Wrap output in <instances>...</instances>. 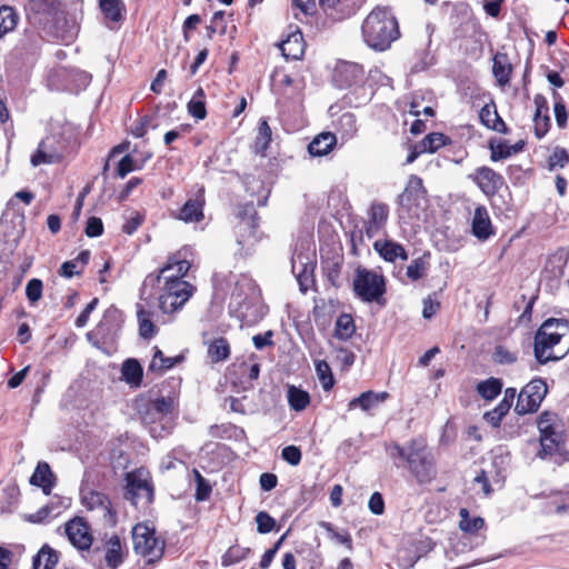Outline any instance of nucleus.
<instances>
[{"label":"nucleus","mask_w":569,"mask_h":569,"mask_svg":"<svg viewBox=\"0 0 569 569\" xmlns=\"http://www.w3.org/2000/svg\"><path fill=\"white\" fill-rule=\"evenodd\" d=\"M353 291L363 302H382L386 281L382 274L365 268H357L353 279Z\"/></svg>","instance_id":"20e7f679"},{"label":"nucleus","mask_w":569,"mask_h":569,"mask_svg":"<svg viewBox=\"0 0 569 569\" xmlns=\"http://www.w3.org/2000/svg\"><path fill=\"white\" fill-rule=\"evenodd\" d=\"M58 562L57 552L48 546L42 547L33 559L34 569H54Z\"/></svg>","instance_id":"c85d7f7f"},{"label":"nucleus","mask_w":569,"mask_h":569,"mask_svg":"<svg viewBox=\"0 0 569 569\" xmlns=\"http://www.w3.org/2000/svg\"><path fill=\"white\" fill-rule=\"evenodd\" d=\"M257 288L253 281L241 276L237 281L231 293V305H234L240 317H247V309L256 299Z\"/></svg>","instance_id":"f8f14e48"},{"label":"nucleus","mask_w":569,"mask_h":569,"mask_svg":"<svg viewBox=\"0 0 569 569\" xmlns=\"http://www.w3.org/2000/svg\"><path fill=\"white\" fill-rule=\"evenodd\" d=\"M132 540L136 553L148 557L150 562L161 558L164 545L156 536L154 529L138 523L132 529Z\"/></svg>","instance_id":"0eeeda50"},{"label":"nucleus","mask_w":569,"mask_h":569,"mask_svg":"<svg viewBox=\"0 0 569 569\" xmlns=\"http://www.w3.org/2000/svg\"><path fill=\"white\" fill-rule=\"evenodd\" d=\"M523 148V142L519 141L515 144L500 143L498 146H490L491 149V160L498 161L500 159H506L512 154L518 153Z\"/></svg>","instance_id":"58836bf2"},{"label":"nucleus","mask_w":569,"mask_h":569,"mask_svg":"<svg viewBox=\"0 0 569 569\" xmlns=\"http://www.w3.org/2000/svg\"><path fill=\"white\" fill-rule=\"evenodd\" d=\"M373 248L386 261L389 262H395L397 259H408L405 248L392 240H376Z\"/></svg>","instance_id":"6ab92c4d"},{"label":"nucleus","mask_w":569,"mask_h":569,"mask_svg":"<svg viewBox=\"0 0 569 569\" xmlns=\"http://www.w3.org/2000/svg\"><path fill=\"white\" fill-rule=\"evenodd\" d=\"M30 483L41 487L44 495H50L54 485V476L47 462H39L33 475L30 478Z\"/></svg>","instance_id":"5701e85b"},{"label":"nucleus","mask_w":569,"mask_h":569,"mask_svg":"<svg viewBox=\"0 0 569 569\" xmlns=\"http://www.w3.org/2000/svg\"><path fill=\"white\" fill-rule=\"evenodd\" d=\"M173 409V401L170 398H158L150 405V410L159 419L168 417Z\"/></svg>","instance_id":"a18cd8bd"},{"label":"nucleus","mask_w":569,"mask_h":569,"mask_svg":"<svg viewBox=\"0 0 569 569\" xmlns=\"http://www.w3.org/2000/svg\"><path fill=\"white\" fill-rule=\"evenodd\" d=\"M81 502L88 510L96 511L103 521V525L108 527L116 526L117 513L112 509L111 502L104 493L82 488Z\"/></svg>","instance_id":"9d476101"},{"label":"nucleus","mask_w":569,"mask_h":569,"mask_svg":"<svg viewBox=\"0 0 569 569\" xmlns=\"http://www.w3.org/2000/svg\"><path fill=\"white\" fill-rule=\"evenodd\" d=\"M31 9L39 13L53 14L57 10V0H31Z\"/></svg>","instance_id":"6e6d98bb"},{"label":"nucleus","mask_w":569,"mask_h":569,"mask_svg":"<svg viewBox=\"0 0 569 569\" xmlns=\"http://www.w3.org/2000/svg\"><path fill=\"white\" fill-rule=\"evenodd\" d=\"M271 128L267 120H261L258 127L257 137L254 140V152L264 154L270 141H271Z\"/></svg>","instance_id":"f704fd0d"},{"label":"nucleus","mask_w":569,"mask_h":569,"mask_svg":"<svg viewBox=\"0 0 569 569\" xmlns=\"http://www.w3.org/2000/svg\"><path fill=\"white\" fill-rule=\"evenodd\" d=\"M82 268L78 264V260H69L62 263L59 270V274L67 279L72 278L76 274H80L82 272Z\"/></svg>","instance_id":"bf43d9fd"},{"label":"nucleus","mask_w":569,"mask_h":569,"mask_svg":"<svg viewBox=\"0 0 569 569\" xmlns=\"http://www.w3.org/2000/svg\"><path fill=\"white\" fill-rule=\"evenodd\" d=\"M133 170V159L129 154H126L118 163L117 173L120 178H124L129 172Z\"/></svg>","instance_id":"69168bd1"},{"label":"nucleus","mask_w":569,"mask_h":569,"mask_svg":"<svg viewBox=\"0 0 569 569\" xmlns=\"http://www.w3.org/2000/svg\"><path fill=\"white\" fill-rule=\"evenodd\" d=\"M427 261L423 258L413 259L407 267V276L412 281L419 280L423 277L427 270Z\"/></svg>","instance_id":"de8ad7c7"},{"label":"nucleus","mask_w":569,"mask_h":569,"mask_svg":"<svg viewBox=\"0 0 569 569\" xmlns=\"http://www.w3.org/2000/svg\"><path fill=\"white\" fill-rule=\"evenodd\" d=\"M279 48L287 60H298L303 56L305 42L300 31H296L283 40Z\"/></svg>","instance_id":"a211bd4d"},{"label":"nucleus","mask_w":569,"mask_h":569,"mask_svg":"<svg viewBox=\"0 0 569 569\" xmlns=\"http://www.w3.org/2000/svg\"><path fill=\"white\" fill-rule=\"evenodd\" d=\"M230 356V346L224 338L213 339L208 345V357L212 362L224 361Z\"/></svg>","instance_id":"bb28decb"},{"label":"nucleus","mask_w":569,"mask_h":569,"mask_svg":"<svg viewBox=\"0 0 569 569\" xmlns=\"http://www.w3.org/2000/svg\"><path fill=\"white\" fill-rule=\"evenodd\" d=\"M470 178L488 197L495 196L503 186V177L489 167L477 168Z\"/></svg>","instance_id":"4468645a"},{"label":"nucleus","mask_w":569,"mask_h":569,"mask_svg":"<svg viewBox=\"0 0 569 569\" xmlns=\"http://www.w3.org/2000/svg\"><path fill=\"white\" fill-rule=\"evenodd\" d=\"M249 552H250L249 548L240 547V546H232L222 556V565L224 567L236 565V563L240 562L241 560L246 559L247 556L249 555Z\"/></svg>","instance_id":"c03bdc74"},{"label":"nucleus","mask_w":569,"mask_h":569,"mask_svg":"<svg viewBox=\"0 0 569 569\" xmlns=\"http://www.w3.org/2000/svg\"><path fill=\"white\" fill-rule=\"evenodd\" d=\"M459 516V527L462 531L475 533L485 526V520L481 517L470 518L468 510L465 508L460 509Z\"/></svg>","instance_id":"a19ab883"},{"label":"nucleus","mask_w":569,"mask_h":569,"mask_svg":"<svg viewBox=\"0 0 569 569\" xmlns=\"http://www.w3.org/2000/svg\"><path fill=\"white\" fill-rule=\"evenodd\" d=\"M188 111L189 113L198 119L202 120L207 116L206 110V94L202 88H198L193 93L191 100L188 102Z\"/></svg>","instance_id":"7c9ffc66"},{"label":"nucleus","mask_w":569,"mask_h":569,"mask_svg":"<svg viewBox=\"0 0 569 569\" xmlns=\"http://www.w3.org/2000/svg\"><path fill=\"white\" fill-rule=\"evenodd\" d=\"M288 402L291 409L301 411L307 408L310 402L309 393L300 388L290 386L288 388Z\"/></svg>","instance_id":"72a5a7b5"},{"label":"nucleus","mask_w":569,"mask_h":569,"mask_svg":"<svg viewBox=\"0 0 569 569\" xmlns=\"http://www.w3.org/2000/svg\"><path fill=\"white\" fill-rule=\"evenodd\" d=\"M426 189L422 179L418 176H410L405 191L399 196V204L408 212L419 208L421 201L426 198Z\"/></svg>","instance_id":"2eb2a0df"},{"label":"nucleus","mask_w":569,"mask_h":569,"mask_svg":"<svg viewBox=\"0 0 569 569\" xmlns=\"http://www.w3.org/2000/svg\"><path fill=\"white\" fill-rule=\"evenodd\" d=\"M317 377L325 390H330L335 385L331 368L325 360H317L315 363Z\"/></svg>","instance_id":"79ce46f5"},{"label":"nucleus","mask_w":569,"mask_h":569,"mask_svg":"<svg viewBox=\"0 0 569 569\" xmlns=\"http://www.w3.org/2000/svg\"><path fill=\"white\" fill-rule=\"evenodd\" d=\"M336 129L341 133L342 138H353L358 131L356 116L351 112L342 113L337 120Z\"/></svg>","instance_id":"c756f323"},{"label":"nucleus","mask_w":569,"mask_h":569,"mask_svg":"<svg viewBox=\"0 0 569 569\" xmlns=\"http://www.w3.org/2000/svg\"><path fill=\"white\" fill-rule=\"evenodd\" d=\"M388 207L383 203H373L370 208L369 221L383 227L388 219Z\"/></svg>","instance_id":"09e8293b"},{"label":"nucleus","mask_w":569,"mask_h":569,"mask_svg":"<svg viewBox=\"0 0 569 569\" xmlns=\"http://www.w3.org/2000/svg\"><path fill=\"white\" fill-rule=\"evenodd\" d=\"M538 429L540 431L539 457L551 456L559 450L562 442V432L558 423L557 416L551 412H542L538 419Z\"/></svg>","instance_id":"423d86ee"},{"label":"nucleus","mask_w":569,"mask_h":569,"mask_svg":"<svg viewBox=\"0 0 569 569\" xmlns=\"http://www.w3.org/2000/svg\"><path fill=\"white\" fill-rule=\"evenodd\" d=\"M137 317L139 321L140 336L148 339L153 337L156 333V327L151 321V313L141 306H138Z\"/></svg>","instance_id":"ea45409f"},{"label":"nucleus","mask_w":569,"mask_h":569,"mask_svg":"<svg viewBox=\"0 0 569 569\" xmlns=\"http://www.w3.org/2000/svg\"><path fill=\"white\" fill-rule=\"evenodd\" d=\"M18 22V16L11 7L0 8V38L12 31Z\"/></svg>","instance_id":"4c0bfd02"},{"label":"nucleus","mask_w":569,"mask_h":569,"mask_svg":"<svg viewBox=\"0 0 569 569\" xmlns=\"http://www.w3.org/2000/svg\"><path fill=\"white\" fill-rule=\"evenodd\" d=\"M100 8L109 20L118 22L122 19L124 3L121 0H100Z\"/></svg>","instance_id":"e433bc0d"},{"label":"nucleus","mask_w":569,"mask_h":569,"mask_svg":"<svg viewBox=\"0 0 569 569\" xmlns=\"http://www.w3.org/2000/svg\"><path fill=\"white\" fill-rule=\"evenodd\" d=\"M203 189L199 190V194L194 199H189L180 209L177 218L183 222H199L203 219Z\"/></svg>","instance_id":"dca6fc26"},{"label":"nucleus","mask_w":569,"mask_h":569,"mask_svg":"<svg viewBox=\"0 0 569 569\" xmlns=\"http://www.w3.org/2000/svg\"><path fill=\"white\" fill-rule=\"evenodd\" d=\"M479 118L481 123L488 129L495 130L497 132L507 133V126L503 120L499 117L496 106L493 102L486 103L480 112Z\"/></svg>","instance_id":"4be33fe9"},{"label":"nucleus","mask_w":569,"mask_h":569,"mask_svg":"<svg viewBox=\"0 0 569 569\" xmlns=\"http://www.w3.org/2000/svg\"><path fill=\"white\" fill-rule=\"evenodd\" d=\"M50 513H51V507L43 506L37 512L28 515L26 517V519L32 523H40V522L44 521L47 518H49Z\"/></svg>","instance_id":"774afa93"},{"label":"nucleus","mask_w":569,"mask_h":569,"mask_svg":"<svg viewBox=\"0 0 569 569\" xmlns=\"http://www.w3.org/2000/svg\"><path fill=\"white\" fill-rule=\"evenodd\" d=\"M63 143L56 137H47L39 143L36 152L31 156V164H51L61 161L63 157Z\"/></svg>","instance_id":"9b49d317"},{"label":"nucleus","mask_w":569,"mask_h":569,"mask_svg":"<svg viewBox=\"0 0 569 569\" xmlns=\"http://www.w3.org/2000/svg\"><path fill=\"white\" fill-rule=\"evenodd\" d=\"M196 481H197V489L194 498L197 501H204L209 498L211 493V486L210 483L201 476V473L197 470H194Z\"/></svg>","instance_id":"8fccbe9b"},{"label":"nucleus","mask_w":569,"mask_h":569,"mask_svg":"<svg viewBox=\"0 0 569 569\" xmlns=\"http://www.w3.org/2000/svg\"><path fill=\"white\" fill-rule=\"evenodd\" d=\"M363 41L376 51H385L400 36L398 21L388 8L377 7L361 27Z\"/></svg>","instance_id":"7ed1b4c3"},{"label":"nucleus","mask_w":569,"mask_h":569,"mask_svg":"<svg viewBox=\"0 0 569 569\" xmlns=\"http://www.w3.org/2000/svg\"><path fill=\"white\" fill-rule=\"evenodd\" d=\"M258 223L256 221V212L253 211L250 218H242L237 226L238 232L242 234L244 231H249L253 236Z\"/></svg>","instance_id":"e2e57ef3"},{"label":"nucleus","mask_w":569,"mask_h":569,"mask_svg":"<svg viewBox=\"0 0 569 569\" xmlns=\"http://www.w3.org/2000/svg\"><path fill=\"white\" fill-rule=\"evenodd\" d=\"M471 227L473 236L480 240H486L492 234L490 217L485 206L475 209Z\"/></svg>","instance_id":"f3484780"},{"label":"nucleus","mask_w":569,"mask_h":569,"mask_svg":"<svg viewBox=\"0 0 569 569\" xmlns=\"http://www.w3.org/2000/svg\"><path fill=\"white\" fill-rule=\"evenodd\" d=\"M315 263L312 261H305L302 254H295L292 258V271L295 273H302L312 277Z\"/></svg>","instance_id":"3c124183"},{"label":"nucleus","mask_w":569,"mask_h":569,"mask_svg":"<svg viewBox=\"0 0 569 569\" xmlns=\"http://www.w3.org/2000/svg\"><path fill=\"white\" fill-rule=\"evenodd\" d=\"M189 269L188 260L171 257L158 274L146 277L144 286L157 283L159 287L158 307L162 313L170 315L180 310L193 295L194 287L182 279Z\"/></svg>","instance_id":"f257e3e1"},{"label":"nucleus","mask_w":569,"mask_h":569,"mask_svg":"<svg viewBox=\"0 0 569 569\" xmlns=\"http://www.w3.org/2000/svg\"><path fill=\"white\" fill-rule=\"evenodd\" d=\"M104 559L107 566L111 569H116L122 563V546L118 536H112L107 541Z\"/></svg>","instance_id":"a878e982"},{"label":"nucleus","mask_w":569,"mask_h":569,"mask_svg":"<svg viewBox=\"0 0 569 569\" xmlns=\"http://www.w3.org/2000/svg\"><path fill=\"white\" fill-rule=\"evenodd\" d=\"M337 144V138L331 132H321L308 144V152L311 157H323L332 151Z\"/></svg>","instance_id":"aec40b11"},{"label":"nucleus","mask_w":569,"mask_h":569,"mask_svg":"<svg viewBox=\"0 0 569 569\" xmlns=\"http://www.w3.org/2000/svg\"><path fill=\"white\" fill-rule=\"evenodd\" d=\"M368 507L375 515H382L385 510V502L381 493L373 492L369 499Z\"/></svg>","instance_id":"0e129e2a"},{"label":"nucleus","mask_w":569,"mask_h":569,"mask_svg":"<svg viewBox=\"0 0 569 569\" xmlns=\"http://www.w3.org/2000/svg\"><path fill=\"white\" fill-rule=\"evenodd\" d=\"M42 281L40 279H31L26 287V296L30 302H37L42 296Z\"/></svg>","instance_id":"5fc2aeb1"},{"label":"nucleus","mask_w":569,"mask_h":569,"mask_svg":"<svg viewBox=\"0 0 569 569\" xmlns=\"http://www.w3.org/2000/svg\"><path fill=\"white\" fill-rule=\"evenodd\" d=\"M548 392V387L541 378L528 382L518 395L515 411L520 415L536 412Z\"/></svg>","instance_id":"6e6552de"},{"label":"nucleus","mask_w":569,"mask_h":569,"mask_svg":"<svg viewBox=\"0 0 569 569\" xmlns=\"http://www.w3.org/2000/svg\"><path fill=\"white\" fill-rule=\"evenodd\" d=\"M66 535L71 542L79 550H88L92 545V535L90 527L82 518L76 517L66 523Z\"/></svg>","instance_id":"ddd939ff"},{"label":"nucleus","mask_w":569,"mask_h":569,"mask_svg":"<svg viewBox=\"0 0 569 569\" xmlns=\"http://www.w3.org/2000/svg\"><path fill=\"white\" fill-rule=\"evenodd\" d=\"M103 232V224L100 218L91 217L87 221L86 234L90 238L99 237Z\"/></svg>","instance_id":"052dcab7"},{"label":"nucleus","mask_w":569,"mask_h":569,"mask_svg":"<svg viewBox=\"0 0 569 569\" xmlns=\"http://www.w3.org/2000/svg\"><path fill=\"white\" fill-rule=\"evenodd\" d=\"M407 463L420 483H429L436 476L432 457L421 441L409 443Z\"/></svg>","instance_id":"39448f33"},{"label":"nucleus","mask_w":569,"mask_h":569,"mask_svg":"<svg viewBox=\"0 0 569 569\" xmlns=\"http://www.w3.org/2000/svg\"><path fill=\"white\" fill-rule=\"evenodd\" d=\"M493 360L499 365H510L517 360V353L503 346H498L493 352Z\"/></svg>","instance_id":"864d4df0"},{"label":"nucleus","mask_w":569,"mask_h":569,"mask_svg":"<svg viewBox=\"0 0 569 569\" xmlns=\"http://www.w3.org/2000/svg\"><path fill=\"white\" fill-rule=\"evenodd\" d=\"M281 457L291 466H298L301 461V450L296 446H287L281 451Z\"/></svg>","instance_id":"13d9d810"},{"label":"nucleus","mask_w":569,"mask_h":569,"mask_svg":"<svg viewBox=\"0 0 569 569\" xmlns=\"http://www.w3.org/2000/svg\"><path fill=\"white\" fill-rule=\"evenodd\" d=\"M98 298L92 299L83 309V311L76 319V326L82 328L87 325L90 313L96 309Z\"/></svg>","instance_id":"680f3d73"},{"label":"nucleus","mask_w":569,"mask_h":569,"mask_svg":"<svg viewBox=\"0 0 569 569\" xmlns=\"http://www.w3.org/2000/svg\"><path fill=\"white\" fill-rule=\"evenodd\" d=\"M501 388L502 382L500 379L489 378L478 383L477 391L483 399L492 400L501 392Z\"/></svg>","instance_id":"c9c22d12"},{"label":"nucleus","mask_w":569,"mask_h":569,"mask_svg":"<svg viewBox=\"0 0 569 569\" xmlns=\"http://www.w3.org/2000/svg\"><path fill=\"white\" fill-rule=\"evenodd\" d=\"M569 322L562 319L546 320L535 335L533 353L536 360L545 365L562 359L569 351Z\"/></svg>","instance_id":"f03ea898"},{"label":"nucleus","mask_w":569,"mask_h":569,"mask_svg":"<svg viewBox=\"0 0 569 569\" xmlns=\"http://www.w3.org/2000/svg\"><path fill=\"white\" fill-rule=\"evenodd\" d=\"M553 112L556 122L559 128H563L567 124L568 113L565 104L561 101H557L553 106Z\"/></svg>","instance_id":"338daca9"},{"label":"nucleus","mask_w":569,"mask_h":569,"mask_svg":"<svg viewBox=\"0 0 569 569\" xmlns=\"http://www.w3.org/2000/svg\"><path fill=\"white\" fill-rule=\"evenodd\" d=\"M535 104H536V112L533 116V126H535V133L537 138L541 139L545 137V134L549 130L550 126V117L547 114L548 107L546 104V100L537 96L535 98Z\"/></svg>","instance_id":"412c9836"},{"label":"nucleus","mask_w":569,"mask_h":569,"mask_svg":"<svg viewBox=\"0 0 569 569\" xmlns=\"http://www.w3.org/2000/svg\"><path fill=\"white\" fill-rule=\"evenodd\" d=\"M387 392H373L366 391L362 392L359 397H356L350 400L348 407L349 410H352L357 407L361 408L363 411H368L370 409L376 408L378 405L382 403L388 398Z\"/></svg>","instance_id":"b1692460"},{"label":"nucleus","mask_w":569,"mask_h":569,"mask_svg":"<svg viewBox=\"0 0 569 569\" xmlns=\"http://www.w3.org/2000/svg\"><path fill=\"white\" fill-rule=\"evenodd\" d=\"M449 138L442 133L433 132L426 136L419 143L426 152H436L441 147L446 146Z\"/></svg>","instance_id":"37998d69"},{"label":"nucleus","mask_w":569,"mask_h":569,"mask_svg":"<svg viewBox=\"0 0 569 569\" xmlns=\"http://www.w3.org/2000/svg\"><path fill=\"white\" fill-rule=\"evenodd\" d=\"M320 526L329 533L330 538L338 543L345 545L349 550L352 549V540L349 533L338 532L330 522L322 521Z\"/></svg>","instance_id":"49530a36"},{"label":"nucleus","mask_w":569,"mask_h":569,"mask_svg":"<svg viewBox=\"0 0 569 569\" xmlns=\"http://www.w3.org/2000/svg\"><path fill=\"white\" fill-rule=\"evenodd\" d=\"M492 72L499 84L505 86L510 80L511 66L505 54H496L493 58Z\"/></svg>","instance_id":"2f4dec72"},{"label":"nucleus","mask_w":569,"mask_h":569,"mask_svg":"<svg viewBox=\"0 0 569 569\" xmlns=\"http://www.w3.org/2000/svg\"><path fill=\"white\" fill-rule=\"evenodd\" d=\"M122 379L131 387H139L142 381L143 370L138 360L127 359L121 367Z\"/></svg>","instance_id":"393cba45"},{"label":"nucleus","mask_w":569,"mask_h":569,"mask_svg":"<svg viewBox=\"0 0 569 569\" xmlns=\"http://www.w3.org/2000/svg\"><path fill=\"white\" fill-rule=\"evenodd\" d=\"M181 360V357H164L162 351L154 347L153 357L149 363V371L163 372L171 369L177 362Z\"/></svg>","instance_id":"cd10ccee"},{"label":"nucleus","mask_w":569,"mask_h":569,"mask_svg":"<svg viewBox=\"0 0 569 569\" xmlns=\"http://www.w3.org/2000/svg\"><path fill=\"white\" fill-rule=\"evenodd\" d=\"M356 331L353 318L348 313H342L336 321L335 332L340 340H348Z\"/></svg>","instance_id":"473e14b6"},{"label":"nucleus","mask_w":569,"mask_h":569,"mask_svg":"<svg viewBox=\"0 0 569 569\" xmlns=\"http://www.w3.org/2000/svg\"><path fill=\"white\" fill-rule=\"evenodd\" d=\"M257 530L259 533H268L276 527V520L270 517L267 512L260 511L256 516Z\"/></svg>","instance_id":"603ef678"},{"label":"nucleus","mask_w":569,"mask_h":569,"mask_svg":"<svg viewBox=\"0 0 569 569\" xmlns=\"http://www.w3.org/2000/svg\"><path fill=\"white\" fill-rule=\"evenodd\" d=\"M569 162V154L563 148H556L552 154L549 157V168L556 167L563 168Z\"/></svg>","instance_id":"4d7b16f0"},{"label":"nucleus","mask_w":569,"mask_h":569,"mask_svg":"<svg viewBox=\"0 0 569 569\" xmlns=\"http://www.w3.org/2000/svg\"><path fill=\"white\" fill-rule=\"evenodd\" d=\"M126 498L134 506L151 503L153 499V488L149 473L143 469H138L127 473L126 477Z\"/></svg>","instance_id":"1a4fd4ad"}]
</instances>
